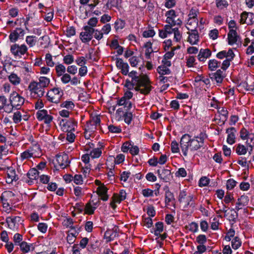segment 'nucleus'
I'll list each match as a JSON object with an SVG mask.
<instances>
[{"label": "nucleus", "mask_w": 254, "mask_h": 254, "mask_svg": "<svg viewBox=\"0 0 254 254\" xmlns=\"http://www.w3.org/2000/svg\"><path fill=\"white\" fill-rule=\"evenodd\" d=\"M218 34H219L218 30L216 29H214L213 30H211L210 31V32L209 33V36L213 40H215L218 38Z\"/></svg>", "instance_id": "774afa93"}, {"label": "nucleus", "mask_w": 254, "mask_h": 254, "mask_svg": "<svg viewBox=\"0 0 254 254\" xmlns=\"http://www.w3.org/2000/svg\"><path fill=\"white\" fill-rule=\"evenodd\" d=\"M9 101L14 109L19 110L23 105L25 99L16 92H13L10 95Z\"/></svg>", "instance_id": "39448f33"}, {"label": "nucleus", "mask_w": 254, "mask_h": 254, "mask_svg": "<svg viewBox=\"0 0 254 254\" xmlns=\"http://www.w3.org/2000/svg\"><path fill=\"white\" fill-rule=\"evenodd\" d=\"M226 132L228 134L227 142L229 144H233L235 142V133L236 130L234 127L228 128L226 129Z\"/></svg>", "instance_id": "412c9836"}, {"label": "nucleus", "mask_w": 254, "mask_h": 254, "mask_svg": "<svg viewBox=\"0 0 254 254\" xmlns=\"http://www.w3.org/2000/svg\"><path fill=\"white\" fill-rule=\"evenodd\" d=\"M178 201L180 203L184 205V208L185 209L188 208L189 206L192 208L195 207L193 195L191 194L188 195L186 190H181L180 191Z\"/></svg>", "instance_id": "7ed1b4c3"}, {"label": "nucleus", "mask_w": 254, "mask_h": 254, "mask_svg": "<svg viewBox=\"0 0 254 254\" xmlns=\"http://www.w3.org/2000/svg\"><path fill=\"white\" fill-rule=\"evenodd\" d=\"M12 120L15 124L19 123L22 120V113L20 111H16L13 115Z\"/></svg>", "instance_id": "3c124183"}, {"label": "nucleus", "mask_w": 254, "mask_h": 254, "mask_svg": "<svg viewBox=\"0 0 254 254\" xmlns=\"http://www.w3.org/2000/svg\"><path fill=\"white\" fill-rule=\"evenodd\" d=\"M113 59H115L114 57H112ZM116 65L117 67L121 69V72L124 75H127L128 73L129 66L127 63H125L122 59L116 58Z\"/></svg>", "instance_id": "f8f14e48"}, {"label": "nucleus", "mask_w": 254, "mask_h": 254, "mask_svg": "<svg viewBox=\"0 0 254 254\" xmlns=\"http://www.w3.org/2000/svg\"><path fill=\"white\" fill-rule=\"evenodd\" d=\"M163 231V223L162 222H158L155 224V229L154 234L156 236H159L160 234Z\"/></svg>", "instance_id": "79ce46f5"}, {"label": "nucleus", "mask_w": 254, "mask_h": 254, "mask_svg": "<svg viewBox=\"0 0 254 254\" xmlns=\"http://www.w3.org/2000/svg\"><path fill=\"white\" fill-rule=\"evenodd\" d=\"M209 181L210 180L208 178L206 177H203L199 180V186L200 187L207 186L209 183Z\"/></svg>", "instance_id": "052dcab7"}, {"label": "nucleus", "mask_w": 254, "mask_h": 254, "mask_svg": "<svg viewBox=\"0 0 254 254\" xmlns=\"http://www.w3.org/2000/svg\"><path fill=\"white\" fill-rule=\"evenodd\" d=\"M63 94L59 88H54L48 92L46 97L47 100L52 103H58L60 102Z\"/></svg>", "instance_id": "423d86ee"}, {"label": "nucleus", "mask_w": 254, "mask_h": 254, "mask_svg": "<svg viewBox=\"0 0 254 254\" xmlns=\"http://www.w3.org/2000/svg\"><path fill=\"white\" fill-rule=\"evenodd\" d=\"M221 62H218L215 59L210 60L209 61L208 63V69L211 71L215 70L219 66Z\"/></svg>", "instance_id": "72a5a7b5"}, {"label": "nucleus", "mask_w": 254, "mask_h": 254, "mask_svg": "<svg viewBox=\"0 0 254 254\" xmlns=\"http://www.w3.org/2000/svg\"><path fill=\"white\" fill-rule=\"evenodd\" d=\"M14 196V194L10 191H4L0 196L1 199H5L9 202H11V198Z\"/></svg>", "instance_id": "a19ab883"}, {"label": "nucleus", "mask_w": 254, "mask_h": 254, "mask_svg": "<svg viewBox=\"0 0 254 254\" xmlns=\"http://www.w3.org/2000/svg\"><path fill=\"white\" fill-rule=\"evenodd\" d=\"M28 89L31 92V94L36 97L41 98L45 93V89L40 87L37 81H31L28 87Z\"/></svg>", "instance_id": "20e7f679"}, {"label": "nucleus", "mask_w": 254, "mask_h": 254, "mask_svg": "<svg viewBox=\"0 0 254 254\" xmlns=\"http://www.w3.org/2000/svg\"><path fill=\"white\" fill-rule=\"evenodd\" d=\"M28 48L25 44L19 45L14 44L10 47V52L15 57L21 58L27 52Z\"/></svg>", "instance_id": "1a4fd4ad"}, {"label": "nucleus", "mask_w": 254, "mask_h": 254, "mask_svg": "<svg viewBox=\"0 0 254 254\" xmlns=\"http://www.w3.org/2000/svg\"><path fill=\"white\" fill-rule=\"evenodd\" d=\"M7 176L6 183H11L13 181H16L18 180V177L16 174L15 170L12 167H6Z\"/></svg>", "instance_id": "6ab92c4d"}, {"label": "nucleus", "mask_w": 254, "mask_h": 254, "mask_svg": "<svg viewBox=\"0 0 254 254\" xmlns=\"http://www.w3.org/2000/svg\"><path fill=\"white\" fill-rule=\"evenodd\" d=\"M29 180L26 181L29 185H32L33 181L38 179L39 176V172L35 168H32L29 170L27 174Z\"/></svg>", "instance_id": "393cba45"}, {"label": "nucleus", "mask_w": 254, "mask_h": 254, "mask_svg": "<svg viewBox=\"0 0 254 254\" xmlns=\"http://www.w3.org/2000/svg\"><path fill=\"white\" fill-rule=\"evenodd\" d=\"M137 85V83H135V81H130L128 79L126 80L125 86L127 88V90H131L133 89L135 90Z\"/></svg>", "instance_id": "c03bdc74"}, {"label": "nucleus", "mask_w": 254, "mask_h": 254, "mask_svg": "<svg viewBox=\"0 0 254 254\" xmlns=\"http://www.w3.org/2000/svg\"><path fill=\"white\" fill-rule=\"evenodd\" d=\"M19 246L21 251L24 253H27L30 250L31 247L32 246V244H28L26 242H22L19 244Z\"/></svg>", "instance_id": "e433bc0d"}, {"label": "nucleus", "mask_w": 254, "mask_h": 254, "mask_svg": "<svg viewBox=\"0 0 254 254\" xmlns=\"http://www.w3.org/2000/svg\"><path fill=\"white\" fill-rule=\"evenodd\" d=\"M61 77V81L64 84H66L70 81L71 76L68 73H64Z\"/></svg>", "instance_id": "69168bd1"}, {"label": "nucleus", "mask_w": 254, "mask_h": 254, "mask_svg": "<svg viewBox=\"0 0 254 254\" xmlns=\"http://www.w3.org/2000/svg\"><path fill=\"white\" fill-rule=\"evenodd\" d=\"M108 190L104 185H101L97 188V193L101 197V199L104 201L108 199L109 196L107 193Z\"/></svg>", "instance_id": "b1692460"}, {"label": "nucleus", "mask_w": 254, "mask_h": 254, "mask_svg": "<svg viewBox=\"0 0 254 254\" xmlns=\"http://www.w3.org/2000/svg\"><path fill=\"white\" fill-rule=\"evenodd\" d=\"M240 137L243 140L248 139V137L249 135V132L245 127H243L240 132Z\"/></svg>", "instance_id": "4d7b16f0"}, {"label": "nucleus", "mask_w": 254, "mask_h": 254, "mask_svg": "<svg viewBox=\"0 0 254 254\" xmlns=\"http://www.w3.org/2000/svg\"><path fill=\"white\" fill-rule=\"evenodd\" d=\"M125 22L121 19H117L115 22V28L116 31L123 29L125 26Z\"/></svg>", "instance_id": "09e8293b"}, {"label": "nucleus", "mask_w": 254, "mask_h": 254, "mask_svg": "<svg viewBox=\"0 0 254 254\" xmlns=\"http://www.w3.org/2000/svg\"><path fill=\"white\" fill-rule=\"evenodd\" d=\"M127 74L132 78V81H135V83H137V85L135 88V91L144 95H148L150 93L153 87L151 85V81L148 76L143 75L139 77L137 75V72L135 71H131Z\"/></svg>", "instance_id": "f03ea898"}, {"label": "nucleus", "mask_w": 254, "mask_h": 254, "mask_svg": "<svg viewBox=\"0 0 254 254\" xmlns=\"http://www.w3.org/2000/svg\"><path fill=\"white\" fill-rule=\"evenodd\" d=\"M210 77L212 80H214L217 83H221L225 77V71L220 69L214 73L210 74Z\"/></svg>", "instance_id": "a211bd4d"}, {"label": "nucleus", "mask_w": 254, "mask_h": 254, "mask_svg": "<svg viewBox=\"0 0 254 254\" xmlns=\"http://www.w3.org/2000/svg\"><path fill=\"white\" fill-rule=\"evenodd\" d=\"M211 55V51L209 49H201L197 55V58L200 62H204Z\"/></svg>", "instance_id": "5701e85b"}, {"label": "nucleus", "mask_w": 254, "mask_h": 254, "mask_svg": "<svg viewBox=\"0 0 254 254\" xmlns=\"http://www.w3.org/2000/svg\"><path fill=\"white\" fill-rule=\"evenodd\" d=\"M28 150L30 152V153H32V156L33 157H36L37 155H38L39 153L41 152L40 145L37 143H33L32 146H30L28 149Z\"/></svg>", "instance_id": "c85d7f7f"}, {"label": "nucleus", "mask_w": 254, "mask_h": 254, "mask_svg": "<svg viewBox=\"0 0 254 254\" xmlns=\"http://www.w3.org/2000/svg\"><path fill=\"white\" fill-rule=\"evenodd\" d=\"M157 173L159 177L165 182H169L172 178L171 170L169 169H159Z\"/></svg>", "instance_id": "dca6fc26"}, {"label": "nucleus", "mask_w": 254, "mask_h": 254, "mask_svg": "<svg viewBox=\"0 0 254 254\" xmlns=\"http://www.w3.org/2000/svg\"><path fill=\"white\" fill-rule=\"evenodd\" d=\"M117 104L119 106H124L123 109V110H124L125 111V112H128V111L132 107V103L129 100L120 99L118 101Z\"/></svg>", "instance_id": "cd10ccee"}, {"label": "nucleus", "mask_w": 254, "mask_h": 254, "mask_svg": "<svg viewBox=\"0 0 254 254\" xmlns=\"http://www.w3.org/2000/svg\"><path fill=\"white\" fill-rule=\"evenodd\" d=\"M83 30L80 33L79 38L83 43H86L92 39L95 29L88 26H85L83 27Z\"/></svg>", "instance_id": "6e6552de"}, {"label": "nucleus", "mask_w": 254, "mask_h": 254, "mask_svg": "<svg viewBox=\"0 0 254 254\" xmlns=\"http://www.w3.org/2000/svg\"><path fill=\"white\" fill-rule=\"evenodd\" d=\"M57 75L58 77L61 76L65 72V67L62 64H58L55 67Z\"/></svg>", "instance_id": "4c0bfd02"}, {"label": "nucleus", "mask_w": 254, "mask_h": 254, "mask_svg": "<svg viewBox=\"0 0 254 254\" xmlns=\"http://www.w3.org/2000/svg\"><path fill=\"white\" fill-rule=\"evenodd\" d=\"M109 130L112 133H119L121 132L122 129L120 127L110 125L108 127Z\"/></svg>", "instance_id": "6e6d98bb"}, {"label": "nucleus", "mask_w": 254, "mask_h": 254, "mask_svg": "<svg viewBox=\"0 0 254 254\" xmlns=\"http://www.w3.org/2000/svg\"><path fill=\"white\" fill-rule=\"evenodd\" d=\"M21 217L19 216H9L6 218V222L10 228L14 227L16 223L21 221Z\"/></svg>", "instance_id": "a878e982"}, {"label": "nucleus", "mask_w": 254, "mask_h": 254, "mask_svg": "<svg viewBox=\"0 0 254 254\" xmlns=\"http://www.w3.org/2000/svg\"><path fill=\"white\" fill-rule=\"evenodd\" d=\"M101 120L100 116H95L92 117L91 120L87 122V127L88 129H95L97 126L100 124Z\"/></svg>", "instance_id": "aec40b11"}, {"label": "nucleus", "mask_w": 254, "mask_h": 254, "mask_svg": "<svg viewBox=\"0 0 254 254\" xmlns=\"http://www.w3.org/2000/svg\"><path fill=\"white\" fill-rule=\"evenodd\" d=\"M248 149L244 145L238 144L236 148V152L239 155H245Z\"/></svg>", "instance_id": "c9c22d12"}, {"label": "nucleus", "mask_w": 254, "mask_h": 254, "mask_svg": "<svg viewBox=\"0 0 254 254\" xmlns=\"http://www.w3.org/2000/svg\"><path fill=\"white\" fill-rule=\"evenodd\" d=\"M96 208V206H93L90 201L87 203L85 207V212L86 213L91 215L94 213L95 209Z\"/></svg>", "instance_id": "49530a36"}, {"label": "nucleus", "mask_w": 254, "mask_h": 254, "mask_svg": "<svg viewBox=\"0 0 254 254\" xmlns=\"http://www.w3.org/2000/svg\"><path fill=\"white\" fill-rule=\"evenodd\" d=\"M60 125L64 131H74L77 127V122L73 118L63 119L60 121Z\"/></svg>", "instance_id": "0eeeda50"}, {"label": "nucleus", "mask_w": 254, "mask_h": 254, "mask_svg": "<svg viewBox=\"0 0 254 254\" xmlns=\"http://www.w3.org/2000/svg\"><path fill=\"white\" fill-rule=\"evenodd\" d=\"M216 5L217 8L222 9L227 7L228 3L226 0H216Z\"/></svg>", "instance_id": "603ef678"}, {"label": "nucleus", "mask_w": 254, "mask_h": 254, "mask_svg": "<svg viewBox=\"0 0 254 254\" xmlns=\"http://www.w3.org/2000/svg\"><path fill=\"white\" fill-rule=\"evenodd\" d=\"M63 61L64 64H69L73 62L74 58L73 56L67 55L64 57Z\"/></svg>", "instance_id": "e2e57ef3"}, {"label": "nucleus", "mask_w": 254, "mask_h": 254, "mask_svg": "<svg viewBox=\"0 0 254 254\" xmlns=\"http://www.w3.org/2000/svg\"><path fill=\"white\" fill-rule=\"evenodd\" d=\"M155 34V32L152 27H148L142 33V36L145 38L152 37Z\"/></svg>", "instance_id": "de8ad7c7"}, {"label": "nucleus", "mask_w": 254, "mask_h": 254, "mask_svg": "<svg viewBox=\"0 0 254 254\" xmlns=\"http://www.w3.org/2000/svg\"><path fill=\"white\" fill-rule=\"evenodd\" d=\"M45 61L47 66L50 67H53L55 65V63L53 61L52 56L51 54L48 53L45 55Z\"/></svg>", "instance_id": "8fccbe9b"}, {"label": "nucleus", "mask_w": 254, "mask_h": 254, "mask_svg": "<svg viewBox=\"0 0 254 254\" xmlns=\"http://www.w3.org/2000/svg\"><path fill=\"white\" fill-rule=\"evenodd\" d=\"M100 147H98L93 149L90 153V155L92 158H96L99 157L102 154L101 148L103 147V145L100 144L99 146Z\"/></svg>", "instance_id": "473e14b6"}, {"label": "nucleus", "mask_w": 254, "mask_h": 254, "mask_svg": "<svg viewBox=\"0 0 254 254\" xmlns=\"http://www.w3.org/2000/svg\"><path fill=\"white\" fill-rule=\"evenodd\" d=\"M157 70L160 75L169 74L171 73L170 70L168 67L162 65L159 66Z\"/></svg>", "instance_id": "58836bf2"}, {"label": "nucleus", "mask_w": 254, "mask_h": 254, "mask_svg": "<svg viewBox=\"0 0 254 254\" xmlns=\"http://www.w3.org/2000/svg\"><path fill=\"white\" fill-rule=\"evenodd\" d=\"M74 104L72 101H65L63 102L61 104V107L62 108H65L67 110L72 111L74 108Z\"/></svg>", "instance_id": "ea45409f"}, {"label": "nucleus", "mask_w": 254, "mask_h": 254, "mask_svg": "<svg viewBox=\"0 0 254 254\" xmlns=\"http://www.w3.org/2000/svg\"><path fill=\"white\" fill-rule=\"evenodd\" d=\"M26 42L30 47H32L37 42L36 37L34 36H28L26 37Z\"/></svg>", "instance_id": "37998d69"}, {"label": "nucleus", "mask_w": 254, "mask_h": 254, "mask_svg": "<svg viewBox=\"0 0 254 254\" xmlns=\"http://www.w3.org/2000/svg\"><path fill=\"white\" fill-rule=\"evenodd\" d=\"M229 53L231 54V56H235L233 50L231 49H229L227 52L223 50L218 52L216 55V57L219 59H223L225 58L226 59L227 58H229Z\"/></svg>", "instance_id": "bb28decb"}, {"label": "nucleus", "mask_w": 254, "mask_h": 254, "mask_svg": "<svg viewBox=\"0 0 254 254\" xmlns=\"http://www.w3.org/2000/svg\"><path fill=\"white\" fill-rule=\"evenodd\" d=\"M239 85L242 86L248 91H252L254 90V79L253 78H248L247 77L246 80L241 82Z\"/></svg>", "instance_id": "4be33fe9"}, {"label": "nucleus", "mask_w": 254, "mask_h": 254, "mask_svg": "<svg viewBox=\"0 0 254 254\" xmlns=\"http://www.w3.org/2000/svg\"><path fill=\"white\" fill-rule=\"evenodd\" d=\"M241 246V241L238 237H235L232 241V247L234 250L238 249Z\"/></svg>", "instance_id": "864d4df0"}, {"label": "nucleus", "mask_w": 254, "mask_h": 254, "mask_svg": "<svg viewBox=\"0 0 254 254\" xmlns=\"http://www.w3.org/2000/svg\"><path fill=\"white\" fill-rule=\"evenodd\" d=\"M219 113L220 115V120L221 121L223 125L228 119V112L225 108H222L219 110Z\"/></svg>", "instance_id": "7c9ffc66"}, {"label": "nucleus", "mask_w": 254, "mask_h": 254, "mask_svg": "<svg viewBox=\"0 0 254 254\" xmlns=\"http://www.w3.org/2000/svg\"><path fill=\"white\" fill-rule=\"evenodd\" d=\"M23 239L22 235L19 234V233H16L14 234L13 236V241L15 245H19L20 244L21 242L22 241Z\"/></svg>", "instance_id": "bf43d9fd"}, {"label": "nucleus", "mask_w": 254, "mask_h": 254, "mask_svg": "<svg viewBox=\"0 0 254 254\" xmlns=\"http://www.w3.org/2000/svg\"><path fill=\"white\" fill-rule=\"evenodd\" d=\"M171 151L173 153H178L179 152V147L178 142L174 140L171 142Z\"/></svg>", "instance_id": "13d9d810"}, {"label": "nucleus", "mask_w": 254, "mask_h": 254, "mask_svg": "<svg viewBox=\"0 0 254 254\" xmlns=\"http://www.w3.org/2000/svg\"><path fill=\"white\" fill-rule=\"evenodd\" d=\"M50 82V79L45 76H40L38 79V81H37L39 86L42 87L44 89L49 86Z\"/></svg>", "instance_id": "c756f323"}, {"label": "nucleus", "mask_w": 254, "mask_h": 254, "mask_svg": "<svg viewBox=\"0 0 254 254\" xmlns=\"http://www.w3.org/2000/svg\"><path fill=\"white\" fill-rule=\"evenodd\" d=\"M237 182L233 179H230L227 181L226 187L228 190L233 189L236 185Z\"/></svg>", "instance_id": "680f3d73"}, {"label": "nucleus", "mask_w": 254, "mask_h": 254, "mask_svg": "<svg viewBox=\"0 0 254 254\" xmlns=\"http://www.w3.org/2000/svg\"><path fill=\"white\" fill-rule=\"evenodd\" d=\"M197 12L194 9H191L189 14L190 18L193 20L194 25L197 26L198 24V20L196 18L197 15Z\"/></svg>", "instance_id": "a18cd8bd"}, {"label": "nucleus", "mask_w": 254, "mask_h": 254, "mask_svg": "<svg viewBox=\"0 0 254 254\" xmlns=\"http://www.w3.org/2000/svg\"><path fill=\"white\" fill-rule=\"evenodd\" d=\"M24 31L20 28H17L10 34L9 39L11 42H15L18 39L23 37L24 35Z\"/></svg>", "instance_id": "f3484780"}, {"label": "nucleus", "mask_w": 254, "mask_h": 254, "mask_svg": "<svg viewBox=\"0 0 254 254\" xmlns=\"http://www.w3.org/2000/svg\"><path fill=\"white\" fill-rule=\"evenodd\" d=\"M117 114L120 117L123 116L125 122L129 125L132 120V114L129 112H124L123 108H120L117 110Z\"/></svg>", "instance_id": "2eb2a0df"}, {"label": "nucleus", "mask_w": 254, "mask_h": 254, "mask_svg": "<svg viewBox=\"0 0 254 254\" xmlns=\"http://www.w3.org/2000/svg\"><path fill=\"white\" fill-rule=\"evenodd\" d=\"M8 79L11 83L14 85L19 84L21 81L20 78L15 73H12L8 76Z\"/></svg>", "instance_id": "2f4dec72"}, {"label": "nucleus", "mask_w": 254, "mask_h": 254, "mask_svg": "<svg viewBox=\"0 0 254 254\" xmlns=\"http://www.w3.org/2000/svg\"><path fill=\"white\" fill-rule=\"evenodd\" d=\"M165 203L166 206L172 205L174 209L176 208V199L174 193L167 187L165 189Z\"/></svg>", "instance_id": "9d476101"}, {"label": "nucleus", "mask_w": 254, "mask_h": 254, "mask_svg": "<svg viewBox=\"0 0 254 254\" xmlns=\"http://www.w3.org/2000/svg\"><path fill=\"white\" fill-rule=\"evenodd\" d=\"M229 54H230V55H229V58H227L225 60H224L222 64L221 69H222V70H223L224 71L230 66V62L233 60V59L235 57V56H231V54L230 53H229Z\"/></svg>", "instance_id": "f704fd0d"}, {"label": "nucleus", "mask_w": 254, "mask_h": 254, "mask_svg": "<svg viewBox=\"0 0 254 254\" xmlns=\"http://www.w3.org/2000/svg\"><path fill=\"white\" fill-rule=\"evenodd\" d=\"M228 43L230 45L237 44V42H241V38L238 34L236 29H231L228 33Z\"/></svg>", "instance_id": "9b49d317"}, {"label": "nucleus", "mask_w": 254, "mask_h": 254, "mask_svg": "<svg viewBox=\"0 0 254 254\" xmlns=\"http://www.w3.org/2000/svg\"><path fill=\"white\" fill-rule=\"evenodd\" d=\"M187 29L190 31L191 32H189L188 34H189L188 41L191 44H195L198 41V31L196 29V26L194 27V29H191L189 27H187Z\"/></svg>", "instance_id": "4468645a"}, {"label": "nucleus", "mask_w": 254, "mask_h": 254, "mask_svg": "<svg viewBox=\"0 0 254 254\" xmlns=\"http://www.w3.org/2000/svg\"><path fill=\"white\" fill-rule=\"evenodd\" d=\"M47 114L48 111L46 110H39L36 113L37 118L40 121H43Z\"/></svg>", "instance_id": "5fc2aeb1"}, {"label": "nucleus", "mask_w": 254, "mask_h": 254, "mask_svg": "<svg viewBox=\"0 0 254 254\" xmlns=\"http://www.w3.org/2000/svg\"><path fill=\"white\" fill-rule=\"evenodd\" d=\"M205 137L206 135L203 132H201L193 138H191L190 135L188 134L183 135L180 140V146L183 155L185 156L187 155L189 148L191 151H195L200 149L204 145V140Z\"/></svg>", "instance_id": "f257e3e1"}, {"label": "nucleus", "mask_w": 254, "mask_h": 254, "mask_svg": "<svg viewBox=\"0 0 254 254\" xmlns=\"http://www.w3.org/2000/svg\"><path fill=\"white\" fill-rule=\"evenodd\" d=\"M174 30V31L173 33L174 34V39L176 40V41L179 42L182 38V35L178 28H175Z\"/></svg>", "instance_id": "0e129e2a"}, {"label": "nucleus", "mask_w": 254, "mask_h": 254, "mask_svg": "<svg viewBox=\"0 0 254 254\" xmlns=\"http://www.w3.org/2000/svg\"><path fill=\"white\" fill-rule=\"evenodd\" d=\"M56 161L57 164L60 167L61 169H64L68 166L70 163V161L68 158V156L66 154H64L63 155H57Z\"/></svg>", "instance_id": "ddd939ff"}, {"label": "nucleus", "mask_w": 254, "mask_h": 254, "mask_svg": "<svg viewBox=\"0 0 254 254\" xmlns=\"http://www.w3.org/2000/svg\"><path fill=\"white\" fill-rule=\"evenodd\" d=\"M165 15L168 17V20H173L176 17V12L173 9H171L168 11Z\"/></svg>", "instance_id": "338daca9"}]
</instances>
